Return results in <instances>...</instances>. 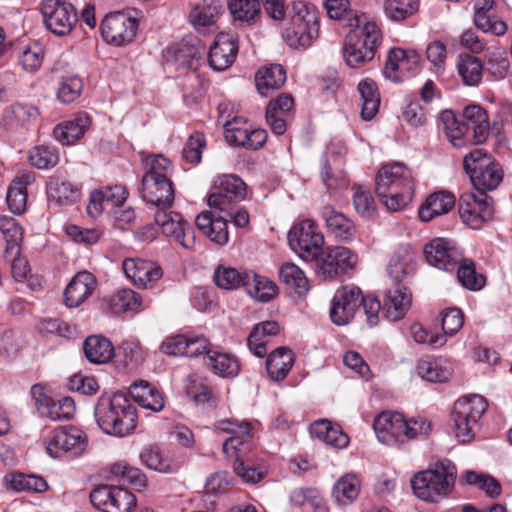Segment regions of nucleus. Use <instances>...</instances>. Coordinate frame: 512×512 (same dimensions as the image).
I'll use <instances>...</instances> for the list:
<instances>
[{
    "label": "nucleus",
    "instance_id": "48",
    "mask_svg": "<svg viewBox=\"0 0 512 512\" xmlns=\"http://www.w3.org/2000/svg\"><path fill=\"white\" fill-rule=\"evenodd\" d=\"M49 197L60 205H68L75 202L80 192L72 183L60 179L50 181L48 185Z\"/></svg>",
    "mask_w": 512,
    "mask_h": 512
},
{
    "label": "nucleus",
    "instance_id": "5",
    "mask_svg": "<svg viewBox=\"0 0 512 512\" xmlns=\"http://www.w3.org/2000/svg\"><path fill=\"white\" fill-rule=\"evenodd\" d=\"M380 41V32L375 23L366 22L349 32L345 39L344 56L350 67H358L373 59Z\"/></svg>",
    "mask_w": 512,
    "mask_h": 512
},
{
    "label": "nucleus",
    "instance_id": "2",
    "mask_svg": "<svg viewBox=\"0 0 512 512\" xmlns=\"http://www.w3.org/2000/svg\"><path fill=\"white\" fill-rule=\"evenodd\" d=\"M319 12L311 4L298 1L292 6V16L283 37L295 49L308 48L319 36Z\"/></svg>",
    "mask_w": 512,
    "mask_h": 512
},
{
    "label": "nucleus",
    "instance_id": "25",
    "mask_svg": "<svg viewBox=\"0 0 512 512\" xmlns=\"http://www.w3.org/2000/svg\"><path fill=\"white\" fill-rule=\"evenodd\" d=\"M420 56L414 50L391 49L384 67V75L392 81H399L403 72H410L417 67Z\"/></svg>",
    "mask_w": 512,
    "mask_h": 512
},
{
    "label": "nucleus",
    "instance_id": "64",
    "mask_svg": "<svg viewBox=\"0 0 512 512\" xmlns=\"http://www.w3.org/2000/svg\"><path fill=\"white\" fill-rule=\"evenodd\" d=\"M141 460L148 468L159 472H169L172 468L169 460L164 459L156 447L146 448L141 453Z\"/></svg>",
    "mask_w": 512,
    "mask_h": 512
},
{
    "label": "nucleus",
    "instance_id": "9",
    "mask_svg": "<svg viewBox=\"0 0 512 512\" xmlns=\"http://www.w3.org/2000/svg\"><path fill=\"white\" fill-rule=\"evenodd\" d=\"M458 212L467 226L479 229L493 217V199L485 193H463L458 202Z\"/></svg>",
    "mask_w": 512,
    "mask_h": 512
},
{
    "label": "nucleus",
    "instance_id": "26",
    "mask_svg": "<svg viewBox=\"0 0 512 512\" xmlns=\"http://www.w3.org/2000/svg\"><path fill=\"white\" fill-rule=\"evenodd\" d=\"M96 281L94 276L87 272L77 273L64 291V302L68 307H78L89 297L94 290Z\"/></svg>",
    "mask_w": 512,
    "mask_h": 512
},
{
    "label": "nucleus",
    "instance_id": "18",
    "mask_svg": "<svg viewBox=\"0 0 512 512\" xmlns=\"http://www.w3.org/2000/svg\"><path fill=\"white\" fill-rule=\"evenodd\" d=\"M426 261L438 269L452 271L462 261V253L443 238L432 239L424 247Z\"/></svg>",
    "mask_w": 512,
    "mask_h": 512
},
{
    "label": "nucleus",
    "instance_id": "14",
    "mask_svg": "<svg viewBox=\"0 0 512 512\" xmlns=\"http://www.w3.org/2000/svg\"><path fill=\"white\" fill-rule=\"evenodd\" d=\"M363 302V294L359 287L346 285L338 289L332 300L330 318L338 326L348 324L356 310Z\"/></svg>",
    "mask_w": 512,
    "mask_h": 512
},
{
    "label": "nucleus",
    "instance_id": "7",
    "mask_svg": "<svg viewBox=\"0 0 512 512\" xmlns=\"http://www.w3.org/2000/svg\"><path fill=\"white\" fill-rule=\"evenodd\" d=\"M288 241L291 249L303 260L312 261L322 253L324 236L318 231L315 222L308 219L291 228Z\"/></svg>",
    "mask_w": 512,
    "mask_h": 512
},
{
    "label": "nucleus",
    "instance_id": "42",
    "mask_svg": "<svg viewBox=\"0 0 512 512\" xmlns=\"http://www.w3.org/2000/svg\"><path fill=\"white\" fill-rule=\"evenodd\" d=\"M418 375L432 383L447 381L451 376V370L441 359L420 360L417 364Z\"/></svg>",
    "mask_w": 512,
    "mask_h": 512
},
{
    "label": "nucleus",
    "instance_id": "37",
    "mask_svg": "<svg viewBox=\"0 0 512 512\" xmlns=\"http://www.w3.org/2000/svg\"><path fill=\"white\" fill-rule=\"evenodd\" d=\"M358 92L362 100L361 118L369 121L375 117L380 106V94L377 84L371 79H364L358 84Z\"/></svg>",
    "mask_w": 512,
    "mask_h": 512
},
{
    "label": "nucleus",
    "instance_id": "35",
    "mask_svg": "<svg viewBox=\"0 0 512 512\" xmlns=\"http://www.w3.org/2000/svg\"><path fill=\"white\" fill-rule=\"evenodd\" d=\"M294 363L292 350L286 347H278L271 352L266 360V370L274 381L283 380L291 370Z\"/></svg>",
    "mask_w": 512,
    "mask_h": 512
},
{
    "label": "nucleus",
    "instance_id": "38",
    "mask_svg": "<svg viewBox=\"0 0 512 512\" xmlns=\"http://www.w3.org/2000/svg\"><path fill=\"white\" fill-rule=\"evenodd\" d=\"M413 494L426 502H437L449 495L454 482H408Z\"/></svg>",
    "mask_w": 512,
    "mask_h": 512
},
{
    "label": "nucleus",
    "instance_id": "6",
    "mask_svg": "<svg viewBox=\"0 0 512 512\" xmlns=\"http://www.w3.org/2000/svg\"><path fill=\"white\" fill-rule=\"evenodd\" d=\"M248 436L242 434H233V436L226 439L223 443V453L227 457L236 456L234 463V471L237 476L243 480H261L268 476L269 466L262 460H257L253 463H245L240 460V456L246 451L250 450L251 446Z\"/></svg>",
    "mask_w": 512,
    "mask_h": 512
},
{
    "label": "nucleus",
    "instance_id": "47",
    "mask_svg": "<svg viewBox=\"0 0 512 512\" xmlns=\"http://www.w3.org/2000/svg\"><path fill=\"white\" fill-rule=\"evenodd\" d=\"M0 232L7 242L4 255L9 253L19 254V241L22 239V229L17 221L10 216H0Z\"/></svg>",
    "mask_w": 512,
    "mask_h": 512
},
{
    "label": "nucleus",
    "instance_id": "23",
    "mask_svg": "<svg viewBox=\"0 0 512 512\" xmlns=\"http://www.w3.org/2000/svg\"><path fill=\"white\" fill-rule=\"evenodd\" d=\"M123 270L135 285L144 288H152L163 274L162 269L154 262L138 258L124 260Z\"/></svg>",
    "mask_w": 512,
    "mask_h": 512
},
{
    "label": "nucleus",
    "instance_id": "61",
    "mask_svg": "<svg viewBox=\"0 0 512 512\" xmlns=\"http://www.w3.org/2000/svg\"><path fill=\"white\" fill-rule=\"evenodd\" d=\"M102 471L103 473L107 472V474L102 475L106 480L115 478L122 480H141V478L144 477L137 467L131 466L126 462H116L108 469H103Z\"/></svg>",
    "mask_w": 512,
    "mask_h": 512
},
{
    "label": "nucleus",
    "instance_id": "39",
    "mask_svg": "<svg viewBox=\"0 0 512 512\" xmlns=\"http://www.w3.org/2000/svg\"><path fill=\"white\" fill-rule=\"evenodd\" d=\"M279 277L282 283L287 286L290 293L301 298L309 290L308 280L304 272L293 263H285L279 269Z\"/></svg>",
    "mask_w": 512,
    "mask_h": 512
},
{
    "label": "nucleus",
    "instance_id": "13",
    "mask_svg": "<svg viewBox=\"0 0 512 512\" xmlns=\"http://www.w3.org/2000/svg\"><path fill=\"white\" fill-rule=\"evenodd\" d=\"M155 222L165 236L173 238L183 248L192 249L194 247V230L179 213L167 211V209L158 210L155 214Z\"/></svg>",
    "mask_w": 512,
    "mask_h": 512
},
{
    "label": "nucleus",
    "instance_id": "59",
    "mask_svg": "<svg viewBox=\"0 0 512 512\" xmlns=\"http://www.w3.org/2000/svg\"><path fill=\"white\" fill-rule=\"evenodd\" d=\"M353 205L356 212L362 217H371L376 211V203L370 190L362 186H355Z\"/></svg>",
    "mask_w": 512,
    "mask_h": 512
},
{
    "label": "nucleus",
    "instance_id": "27",
    "mask_svg": "<svg viewBox=\"0 0 512 512\" xmlns=\"http://www.w3.org/2000/svg\"><path fill=\"white\" fill-rule=\"evenodd\" d=\"M91 123L88 113L79 112L72 119L58 124L53 130V135L64 145L73 144L85 134Z\"/></svg>",
    "mask_w": 512,
    "mask_h": 512
},
{
    "label": "nucleus",
    "instance_id": "45",
    "mask_svg": "<svg viewBox=\"0 0 512 512\" xmlns=\"http://www.w3.org/2000/svg\"><path fill=\"white\" fill-rule=\"evenodd\" d=\"M247 293L262 302H268L278 293L277 285L260 275L250 272L249 286H246Z\"/></svg>",
    "mask_w": 512,
    "mask_h": 512
},
{
    "label": "nucleus",
    "instance_id": "17",
    "mask_svg": "<svg viewBox=\"0 0 512 512\" xmlns=\"http://www.w3.org/2000/svg\"><path fill=\"white\" fill-rule=\"evenodd\" d=\"M376 193L379 197L386 196L389 191L402 190L414 186L411 171L400 162L383 165L375 179Z\"/></svg>",
    "mask_w": 512,
    "mask_h": 512
},
{
    "label": "nucleus",
    "instance_id": "31",
    "mask_svg": "<svg viewBox=\"0 0 512 512\" xmlns=\"http://www.w3.org/2000/svg\"><path fill=\"white\" fill-rule=\"evenodd\" d=\"M200 58L199 49L188 43H180L167 49L166 65L176 71L191 68L193 62Z\"/></svg>",
    "mask_w": 512,
    "mask_h": 512
},
{
    "label": "nucleus",
    "instance_id": "33",
    "mask_svg": "<svg viewBox=\"0 0 512 512\" xmlns=\"http://www.w3.org/2000/svg\"><path fill=\"white\" fill-rule=\"evenodd\" d=\"M87 360L93 364H105L114 356V347L108 338L100 335L88 336L83 342Z\"/></svg>",
    "mask_w": 512,
    "mask_h": 512
},
{
    "label": "nucleus",
    "instance_id": "16",
    "mask_svg": "<svg viewBox=\"0 0 512 512\" xmlns=\"http://www.w3.org/2000/svg\"><path fill=\"white\" fill-rule=\"evenodd\" d=\"M246 184L235 175L224 176L216 191L208 197V205L219 211H231L233 206L245 199Z\"/></svg>",
    "mask_w": 512,
    "mask_h": 512
},
{
    "label": "nucleus",
    "instance_id": "62",
    "mask_svg": "<svg viewBox=\"0 0 512 512\" xmlns=\"http://www.w3.org/2000/svg\"><path fill=\"white\" fill-rule=\"evenodd\" d=\"M82 88V80L79 77H67L61 81L57 97L64 104L72 103L80 96Z\"/></svg>",
    "mask_w": 512,
    "mask_h": 512
},
{
    "label": "nucleus",
    "instance_id": "22",
    "mask_svg": "<svg viewBox=\"0 0 512 512\" xmlns=\"http://www.w3.org/2000/svg\"><path fill=\"white\" fill-rule=\"evenodd\" d=\"M141 186L142 198L147 203L155 205L158 210L172 206L175 193L171 179L155 180L151 176H143Z\"/></svg>",
    "mask_w": 512,
    "mask_h": 512
},
{
    "label": "nucleus",
    "instance_id": "11",
    "mask_svg": "<svg viewBox=\"0 0 512 512\" xmlns=\"http://www.w3.org/2000/svg\"><path fill=\"white\" fill-rule=\"evenodd\" d=\"M91 503L104 512H128L135 504L136 497L129 490L102 484L90 493Z\"/></svg>",
    "mask_w": 512,
    "mask_h": 512
},
{
    "label": "nucleus",
    "instance_id": "29",
    "mask_svg": "<svg viewBox=\"0 0 512 512\" xmlns=\"http://www.w3.org/2000/svg\"><path fill=\"white\" fill-rule=\"evenodd\" d=\"M411 305V294L403 286L390 288L386 291L383 302V313L390 321L402 319Z\"/></svg>",
    "mask_w": 512,
    "mask_h": 512
},
{
    "label": "nucleus",
    "instance_id": "41",
    "mask_svg": "<svg viewBox=\"0 0 512 512\" xmlns=\"http://www.w3.org/2000/svg\"><path fill=\"white\" fill-rule=\"evenodd\" d=\"M75 411L74 401L70 397H63L58 400L49 399L39 407V414L42 417L53 421L69 420Z\"/></svg>",
    "mask_w": 512,
    "mask_h": 512
},
{
    "label": "nucleus",
    "instance_id": "12",
    "mask_svg": "<svg viewBox=\"0 0 512 512\" xmlns=\"http://www.w3.org/2000/svg\"><path fill=\"white\" fill-rule=\"evenodd\" d=\"M224 136L227 143L249 150L260 149L267 140V132L253 129L243 117H234L224 123Z\"/></svg>",
    "mask_w": 512,
    "mask_h": 512
},
{
    "label": "nucleus",
    "instance_id": "49",
    "mask_svg": "<svg viewBox=\"0 0 512 512\" xmlns=\"http://www.w3.org/2000/svg\"><path fill=\"white\" fill-rule=\"evenodd\" d=\"M188 397L196 403H209L213 400V391L206 379L197 375H190L185 382Z\"/></svg>",
    "mask_w": 512,
    "mask_h": 512
},
{
    "label": "nucleus",
    "instance_id": "53",
    "mask_svg": "<svg viewBox=\"0 0 512 512\" xmlns=\"http://www.w3.org/2000/svg\"><path fill=\"white\" fill-rule=\"evenodd\" d=\"M110 305L114 314L136 312L141 306V297L131 289H122L112 297Z\"/></svg>",
    "mask_w": 512,
    "mask_h": 512
},
{
    "label": "nucleus",
    "instance_id": "34",
    "mask_svg": "<svg viewBox=\"0 0 512 512\" xmlns=\"http://www.w3.org/2000/svg\"><path fill=\"white\" fill-rule=\"evenodd\" d=\"M34 180V174L32 172H27L16 177L12 181L6 197L7 205L12 213L22 214L25 212L27 201L26 187Z\"/></svg>",
    "mask_w": 512,
    "mask_h": 512
},
{
    "label": "nucleus",
    "instance_id": "24",
    "mask_svg": "<svg viewBox=\"0 0 512 512\" xmlns=\"http://www.w3.org/2000/svg\"><path fill=\"white\" fill-rule=\"evenodd\" d=\"M238 45L236 39L227 33H219L210 47L208 61L216 71L229 68L236 59Z\"/></svg>",
    "mask_w": 512,
    "mask_h": 512
},
{
    "label": "nucleus",
    "instance_id": "4",
    "mask_svg": "<svg viewBox=\"0 0 512 512\" xmlns=\"http://www.w3.org/2000/svg\"><path fill=\"white\" fill-rule=\"evenodd\" d=\"M487 409V401L481 395L464 396L458 399L451 413L455 437L462 443L475 436V427Z\"/></svg>",
    "mask_w": 512,
    "mask_h": 512
},
{
    "label": "nucleus",
    "instance_id": "44",
    "mask_svg": "<svg viewBox=\"0 0 512 512\" xmlns=\"http://www.w3.org/2000/svg\"><path fill=\"white\" fill-rule=\"evenodd\" d=\"M222 9L219 1H211L209 4L196 6L190 12L189 19L194 28L198 31L213 25Z\"/></svg>",
    "mask_w": 512,
    "mask_h": 512
},
{
    "label": "nucleus",
    "instance_id": "10",
    "mask_svg": "<svg viewBox=\"0 0 512 512\" xmlns=\"http://www.w3.org/2000/svg\"><path fill=\"white\" fill-rule=\"evenodd\" d=\"M100 31L103 39L115 46L130 44L138 31L137 20L123 12L106 15L101 21Z\"/></svg>",
    "mask_w": 512,
    "mask_h": 512
},
{
    "label": "nucleus",
    "instance_id": "20",
    "mask_svg": "<svg viewBox=\"0 0 512 512\" xmlns=\"http://www.w3.org/2000/svg\"><path fill=\"white\" fill-rule=\"evenodd\" d=\"M357 263L358 256L351 249L334 246L328 249L320 270L325 278L333 279L342 273L354 270Z\"/></svg>",
    "mask_w": 512,
    "mask_h": 512
},
{
    "label": "nucleus",
    "instance_id": "1",
    "mask_svg": "<svg viewBox=\"0 0 512 512\" xmlns=\"http://www.w3.org/2000/svg\"><path fill=\"white\" fill-rule=\"evenodd\" d=\"M99 427L109 435L124 436L136 427L135 408L125 395L101 396L94 409Z\"/></svg>",
    "mask_w": 512,
    "mask_h": 512
},
{
    "label": "nucleus",
    "instance_id": "54",
    "mask_svg": "<svg viewBox=\"0 0 512 512\" xmlns=\"http://www.w3.org/2000/svg\"><path fill=\"white\" fill-rule=\"evenodd\" d=\"M292 503L298 506L310 505L315 512L325 511V502L319 491L315 488H297L290 495Z\"/></svg>",
    "mask_w": 512,
    "mask_h": 512
},
{
    "label": "nucleus",
    "instance_id": "8",
    "mask_svg": "<svg viewBox=\"0 0 512 512\" xmlns=\"http://www.w3.org/2000/svg\"><path fill=\"white\" fill-rule=\"evenodd\" d=\"M41 12L46 28L57 36L68 35L78 21L75 7L65 0H45Z\"/></svg>",
    "mask_w": 512,
    "mask_h": 512
},
{
    "label": "nucleus",
    "instance_id": "32",
    "mask_svg": "<svg viewBox=\"0 0 512 512\" xmlns=\"http://www.w3.org/2000/svg\"><path fill=\"white\" fill-rule=\"evenodd\" d=\"M455 204V197L449 192H436L429 195L424 205L419 208V218L424 222L434 217L446 214Z\"/></svg>",
    "mask_w": 512,
    "mask_h": 512
},
{
    "label": "nucleus",
    "instance_id": "21",
    "mask_svg": "<svg viewBox=\"0 0 512 512\" xmlns=\"http://www.w3.org/2000/svg\"><path fill=\"white\" fill-rule=\"evenodd\" d=\"M320 215L325 222L327 233L336 241L347 243L353 241L357 229L354 222L345 214L327 204L321 208Z\"/></svg>",
    "mask_w": 512,
    "mask_h": 512
},
{
    "label": "nucleus",
    "instance_id": "46",
    "mask_svg": "<svg viewBox=\"0 0 512 512\" xmlns=\"http://www.w3.org/2000/svg\"><path fill=\"white\" fill-rule=\"evenodd\" d=\"M457 279L468 290H480L485 285V277L476 272L475 263L462 256V261L456 266Z\"/></svg>",
    "mask_w": 512,
    "mask_h": 512
},
{
    "label": "nucleus",
    "instance_id": "15",
    "mask_svg": "<svg viewBox=\"0 0 512 512\" xmlns=\"http://www.w3.org/2000/svg\"><path fill=\"white\" fill-rule=\"evenodd\" d=\"M86 447V435L76 427H68L54 431L46 450L52 458H59L64 454L79 456L86 450Z\"/></svg>",
    "mask_w": 512,
    "mask_h": 512
},
{
    "label": "nucleus",
    "instance_id": "56",
    "mask_svg": "<svg viewBox=\"0 0 512 512\" xmlns=\"http://www.w3.org/2000/svg\"><path fill=\"white\" fill-rule=\"evenodd\" d=\"M360 491V482H334L331 494L338 505L347 506L358 498Z\"/></svg>",
    "mask_w": 512,
    "mask_h": 512
},
{
    "label": "nucleus",
    "instance_id": "60",
    "mask_svg": "<svg viewBox=\"0 0 512 512\" xmlns=\"http://www.w3.org/2000/svg\"><path fill=\"white\" fill-rule=\"evenodd\" d=\"M414 186H407L402 190L389 191L386 196L380 197L383 204L391 212L403 209L412 199Z\"/></svg>",
    "mask_w": 512,
    "mask_h": 512
},
{
    "label": "nucleus",
    "instance_id": "43",
    "mask_svg": "<svg viewBox=\"0 0 512 512\" xmlns=\"http://www.w3.org/2000/svg\"><path fill=\"white\" fill-rule=\"evenodd\" d=\"M456 477V466L449 459H443L414 473L410 480H455Z\"/></svg>",
    "mask_w": 512,
    "mask_h": 512
},
{
    "label": "nucleus",
    "instance_id": "30",
    "mask_svg": "<svg viewBox=\"0 0 512 512\" xmlns=\"http://www.w3.org/2000/svg\"><path fill=\"white\" fill-rule=\"evenodd\" d=\"M285 82L286 70L280 64L264 66L255 74L256 88L264 97H267L275 90L280 89Z\"/></svg>",
    "mask_w": 512,
    "mask_h": 512
},
{
    "label": "nucleus",
    "instance_id": "28",
    "mask_svg": "<svg viewBox=\"0 0 512 512\" xmlns=\"http://www.w3.org/2000/svg\"><path fill=\"white\" fill-rule=\"evenodd\" d=\"M463 122L468 131L472 132L476 144L484 143L490 133V123L485 109L477 104H471L463 110Z\"/></svg>",
    "mask_w": 512,
    "mask_h": 512
},
{
    "label": "nucleus",
    "instance_id": "58",
    "mask_svg": "<svg viewBox=\"0 0 512 512\" xmlns=\"http://www.w3.org/2000/svg\"><path fill=\"white\" fill-rule=\"evenodd\" d=\"M38 116L35 107L16 103L5 110L4 118L10 125H24Z\"/></svg>",
    "mask_w": 512,
    "mask_h": 512
},
{
    "label": "nucleus",
    "instance_id": "63",
    "mask_svg": "<svg viewBox=\"0 0 512 512\" xmlns=\"http://www.w3.org/2000/svg\"><path fill=\"white\" fill-rule=\"evenodd\" d=\"M206 146V140L202 133L192 134L184 145L182 157L189 163H198L201 160L203 148Z\"/></svg>",
    "mask_w": 512,
    "mask_h": 512
},
{
    "label": "nucleus",
    "instance_id": "55",
    "mask_svg": "<svg viewBox=\"0 0 512 512\" xmlns=\"http://www.w3.org/2000/svg\"><path fill=\"white\" fill-rule=\"evenodd\" d=\"M213 369L223 377H235L239 373V363L235 357L226 353L208 351Z\"/></svg>",
    "mask_w": 512,
    "mask_h": 512
},
{
    "label": "nucleus",
    "instance_id": "52",
    "mask_svg": "<svg viewBox=\"0 0 512 512\" xmlns=\"http://www.w3.org/2000/svg\"><path fill=\"white\" fill-rule=\"evenodd\" d=\"M130 394L137 403L146 409L158 412L164 407L163 397L156 388L150 385L143 388V393H140L138 387L130 386Z\"/></svg>",
    "mask_w": 512,
    "mask_h": 512
},
{
    "label": "nucleus",
    "instance_id": "19",
    "mask_svg": "<svg viewBox=\"0 0 512 512\" xmlns=\"http://www.w3.org/2000/svg\"><path fill=\"white\" fill-rule=\"evenodd\" d=\"M373 428L378 440L384 444L404 442L407 420L398 412H382L375 418Z\"/></svg>",
    "mask_w": 512,
    "mask_h": 512
},
{
    "label": "nucleus",
    "instance_id": "51",
    "mask_svg": "<svg viewBox=\"0 0 512 512\" xmlns=\"http://www.w3.org/2000/svg\"><path fill=\"white\" fill-rule=\"evenodd\" d=\"M419 0H386L384 10L394 21H403L418 11Z\"/></svg>",
    "mask_w": 512,
    "mask_h": 512
},
{
    "label": "nucleus",
    "instance_id": "50",
    "mask_svg": "<svg viewBox=\"0 0 512 512\" xmlns=\"http://www.w3.org/2000/svg\"><path fill=\"white\" fill-rule=\"evenodd\" d=\"M482 70L483 65L478 58L471 55L460 57L458 62V72L466 85H477L481 80Z\"/></svg>",
    "mask_w": 512,
    "mask_h": 512
},
{
    "label": "nucleus",
    "instance_id": "57",
    "mask_svg": "<svg viewBox=\"0 0 512 512\" xmlns=\"http://www.w3.org/2000/svg\"><path fill=\"white\" fill-rule=\"evenodd\" d=\"M29 161L31 165L39 169H48L54 167L58 163L59 156L55 148L40 145L34 147L30 151Z\"/></svg>",
    "mask_w": 512,
    "mask_h": 512
},
{
    "label": "nucleus",
    "instance_id": "36",
    "mask_svg": "<svg viewBox=\"0 0 512 512\" xmlns=\"http://www.w3.org/2000/svg\"><path fill=\"white\" fill-rule=\"evenodd\" d=\"M228 9L234 21L245 25H254L261 17L259 0H229Z\"/></svg>",
    "mask_w": 512,
    "mask_h": 512
},
{
    "label": "nucleus",
    "instance_id": "3",
    "mask_svg": "<svg viewBox=\"0 0 512 512\" xmlns=\"http://www.w3.org/2000/svg\"><path fill=\"white\" fill-rule=\"evenodd\" d=\"M463 167L478 193L494 190L503 179L499 163L482 149H475L463 159Z\"/></svg>",
    "mask_w": 512,
    "mask_h": 512
},
{
    "label": "nucleus",
    "instance_id": "40",
    "mask_svg": "<svg viewBox=\"0 0 512 512\" xmlns=\"http://www.w3.org/2000/svg\"><path fill=\"white\" fill-rule=\"evenodd\" d=\"M250 272L239 271L236 268L219 266L214 272L216 285L225 290H235L249 286Z\"/></svg>",
    "mask_w": 512,
    "mask_h": 512
}]
</instances>
